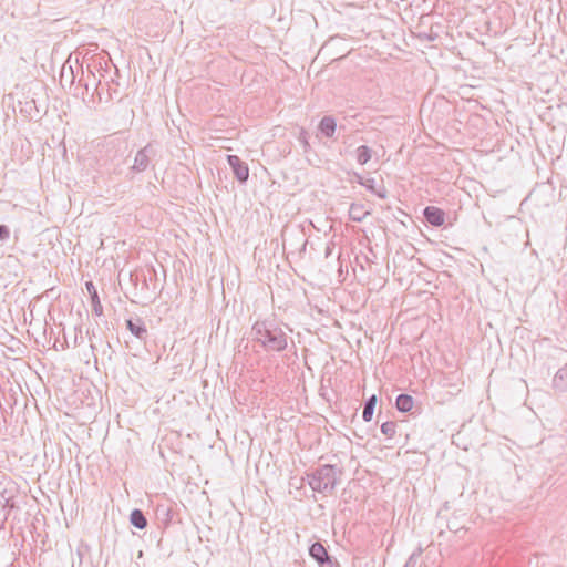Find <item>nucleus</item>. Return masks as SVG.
I'll return each mask as SVG.
<instances>
[{
  "label": "nucleus",
  "instance_id": "aec40b11",
  "mask_svg": "<svg viewBox=\"0 0 567 567\" xmlns=\"http://www.w3.org/2000/svg\"><path fill=\"white\" fill-rule=\"evenodd\" d=\"M100 90H102V83H101V81H99V83L96 84L97 95H99V97H100V100H101L102 97H101V92H100Z\"/></svg>",
  "mask_w": 567,
  "mask_h": 567
},
{
  "label": "nucleus",
  "instance_id": "2eb2a0df",
  "mask_svg": "<svg viewBox=\"0 0 567 567\" xmlns=\"http://www.w3.org/2000/svg\"><path fill=\"white\" fill-rule=\"evenodd\" d=\"M357 161L360 165L367 164L372 157V150L367 145H361L357 148Z\"/></svg>",
  "mask_w": 567,
  "mask_h": 567
},
{
  "label": "nucleus",
  "instance_id": "f3484780",
  "mask_svg": "<svg viewBox=\"0 0 567 567\" xmlns=\"http://www.w3.org/2000/svg\"><path fill=\"white\" fill-rule=\"evenodd\" d=\"M381 432L388 437H393L396 432V424L394 422L386 421L381 424Z\"/></svg>",
  "mask_w": 567,
  "mask_h": 567
},
{
  "label": "nucleus",
  "instance_id": "412c9836",
  "mask_svg": "<svg viewBox=\"0 0 567 567\" xmlns=\"http://www.w3.org/2000/svg\"><path fill=\"white\" fill-rule=\"evenodd\" d=\"M330 254H331V248H330V246H328L326 249V256L328 257Z\"/></svg>",
  "mask_w": 567,
  "mask_h": 567
},
{
  "label": "nucleus",
  "instance_id": "9d476101",
  "mask_svg": "<svg viewBox=\"0 0 567 567\" xmlns=\"http://www.w3.org/2000/svg\"><path fill=\"white\" fill-rule=\"evenodd\" d=\"M370 213L364 209L363 205L352 204L349 209V217L353 221H362Z\"/></svg>",
  "mask_w": 567,
  "mask_h": 567
},
{
  "label": "nucleus",
  "instance_id": "0eeeda50",
  "mask_svg": "<svg viewBox=\"0 0 567 567\" xmlns=\"http://www.w3.org/2000/svg\"><path fill=\"white\" fill-rule=\"evenodd\" d=\"M309 555L319 564L323 565L326 563L331 564V559L321 543H315L309 548Z\"/></svg>",
  "mask_w": 567,
  "mask_h": 567
},
{
  "label": "nucleus",
  "instance_id": "a211bd4d",
  "mask_svg": "<svg viewBox=\"0 0 567 567\" xmlns=\"http://www.w3.org/2000/svg\"><path fill=\"white\" fill-rule=\"evenodd\" d=\"M422 549L419 548L416 551L412 553L409 557L408 561L405 563L404 567H415L419 560V557L421 556Z\"/></svg>",
  "mask_w": 567,
  "mask_h": 567
},
{
  "label": "nucleus",
  "instance_id": "4468645a",
  "mask_svg": "<svg viewBox=\"0 0 567 567\" xmlns=\"http://www.w3.org/2000/svg\"><path fill=\"white\" fill-rule=\"evenodd\" d=\"M377 404V395H371L364 403L362 419L365 422H370L373 416L374 408Z\"/></svg>",
  "mask_w": 567,
  "mask_h": 567
},
{
  "label": "nucleus",
  "instance_id": "20e7f679",
  "mask_svg": "<svg viewBox=\"0 0 567 567\" xmlns=\"http://www.w3.org/2000/svg\"><path fill=\"white\" fill-rule=\"evenodd\" d=\"M227 162L233 169L234 175L240 183H245L249 177V168L237 155H228Z\"/></svg>",
  "mask_w": 567,
  "mask_h": 567
},
{
  "label": "nucleus",
  "instance_id": "1a4fd4ad",
  "mask_svg": "<svg viewBox=\"0 0 567 567\" xmlns=\"http://www.w3.org/2000/svg\"><path fill=\"white\" fill-rule=\"evenodd\" d=\"M337 128L336 120L332 116H323L319 124L320 132L327 136L332 137Z\"/></svg>",
  "mask_w": 567,
  "mask_h": 567
},
{
  "label": "nucleus",
  "instance_id": "39448f33",
  "mask_svg": "<svg viewBox=\"0 0 567 567\" xmlns=\"http://www.w3.org/2000/svg\"><path fill=\"white\" fill-rule=\"evenodd\" d=\"M423 215H424L426 221L433 226H442L445 221L444 212L434 206H427L424 209Z\"/></svg>",
  "mask_w": 567,
  "mask_h": 567
},
{
  "label": "nucleus",
  "instance_id": "f8f14e48",
  "mask_svg": "<svg viewBox=\"0 0 567 567\" xmlns=\"http://www.w3.org/2000/svg\"><path fill=\"white\" fill-rule=\"evenodd\" d=\"M85 286H86V289H87L89 293L91 295L94 312L97 316L102 315V306H101V302H100V299H99V296H97V291H96L93 282L92 281H87L85 284Z\"/></svg>",
  "mask_w": 567,
  "mask_h": 567
},
{
  "label": "nucleus",
  "instance_id": "9b49d317",
  "mask_svg": "<svg viewBox=\"0 0 567 567\" xmlns=\"http://www.w3.org/2000/svg\"><path fill=\"white\" fill-rule=\"evenodd\" d=\"M395 405L400 412H410L413 408V399L409 394H400L396 398Z\"/></svg>",
  "mask_w": 567,
  "mask_h": 567
},
{
  "label": "nucleus",
  "instance_id": "423d86ee",
  "mask_svg": "<svg viewBox=\"0 0 567 567\" xmlns=\"http://www.w3.org/2000/svg\"><path fill=\"white\" fill-rule=\"evenodd\" d=\"M126 327L130 332L140 340H146L147 338V329L144 321L141 318L128 319L126 321Z\"/></svg>",
  "mask_w": 567,
  "mask_h": 567
},
{
  "label": "nucleus",
  "instance_id": "ddd939ff",
  "mask_svg": "<svg viewBox=\"0 0 567 567\" xmlns=\"http://www.w3.org/2000/svg\"><path fill=\"white\" fill-rule=\"evenodd\" d=\"M131 524L138 528L144 529L147 526L146 517L144 516L143 512L140 509H133L130 515Z\"/></svg>",
  "mask_w": 567,
  "mask_h": 567
},
{
  "label": "nucleus",
  "instance_id": "f03ea898",
  "mask_svg": "<svg viewBox=\"0 0 567 567\" xmlns=\"http://www.w3.org/2000/svg\"><path fill=\"white\" fill-rule=\"evenodd\" d=\"M341 471L336 465H322L308 474L309 486L318 493L330 494L338 483Z\"/></svg>",
  "mask_w": 567,
  "mask_h": 567
},
{
  "label": "nucleus",
  "instance_id": "dca6fc26",
  "mask_svg": "<svg viewBox=\"0 0 567 567\" xmlns=\"http://www.w3.org/2000/svg\"><path fill=\"white\" fill-rule=\"evenodd\" d=\"M374 183H375L374 179L371 178V179H368L364 185L368 187V189H370L378 197L385 198L386 197L385 188L383 186L375 187Z\"/></svg>",
  "mask_w": 567,
  "mask_h": 567
},
{
  "label": "nucleus",
  "instance_id": "f257e3e1",
  "mask_svg": "<svg viewBox=\"0 0 567 567\" xmlns=\"http://www.w3.org/2000/svg\"><path fill=\"white\" fill-rule=\"evenodd\" d=\"M251 340L266 352H281L288 346V334L274 319L257 320L251 327Z\"/></svg>",
  "mask_w": 567,
  "mask_h": 567
},
{
  "label": "nucleus",
  "instance_id": "7ed1b4c3",
  "mask_svg": "<svg viewBox=\"0 0 567 567\" xmlns=\"http://www.w3.org/2000/svg\"><path fill=\"white\" fill-rule=\"evenodd\" d=\"M155 156V150L152 144L145 145L143 148L138 150L135 154L133 165L131 166V172L133 173H143L145 172L153 157Z\"/></svg>",
  "mask_w": 567,
  "mask_h": 567
},
{
  "label": "nucleus",
  "instance_id": "6e6552de",
  "mask_svg": "<svg viewBox=\"0 0 567 567\" xmlns=\"http://www.w3.org/2000/svg\"><path fill=\"white\" fill-rule=\"evenodd\" d=\"M553 388L559 392L567 391V363L555 373L553 378Z\"/></svg>",
  "mask_w": 567,
  "mask_h": 567
},
{
  "label": "nucleus",
  "instance_id": "6ab92c4d",
  "mask_svg": "<svg viewBox=\"0 0 567 567\" xmlns=\"http://www.w3.org/2000/svg\"><path fill=\"white\" fill-rule=\"evenodd\" d=\"M10 237L9 228L4 225H0V240H7Z\"/></svg>",
  "mask_w": 567,
  "mask_h": 567
}]
</instances>
